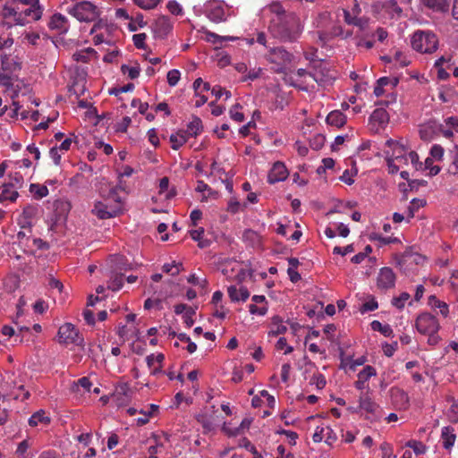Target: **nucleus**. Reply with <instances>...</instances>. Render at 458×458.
I'll list each match as a JSON object with an SVG mask.
<instances>
[{
    "label": "nucleus",
    "mask_w": 458,
    "mask_h": 458,
    "mask_svg": "<svg viewBox=\"0 0 458 458\" xmlns=\"http://www.w3.org/2000/svg\"><path fill=\"white\" fill-rule=\"evenodd\" d=\"M44 8L39 4L36 5L29 6L28 8L21 11V13L29 18L30 21H38L42 17Z\"/></svg>",
    "instance_id": "obj_26"
},
{
    "label": "nucleus",
    "mask_w": 458,
    "mask_h": 458,
    "mask_svg": "<svg viewBox=\"0 0 458 458\" xmlns=\"http://www.w3.org/2000/svg\"><path fill=\"white\" fill-rule=\"evenodd\" d=\"M207 38H208V41L212 42L214 44H217V43L221 44L223 41L233 40L234 39L233 38H231V37H222V36H219V35H217L216 33H213V32L207 33Z\"/></svg>",
    "instance_id": "obj_59"
},
{
    "label": "nucleus",
    "mask_w": 458,
    "mask_h": 458,
    "mask_svg": "<svg viewBox=\"0 0 458 458\" xmlns=\"http://www.w3.org/2000/svg\"><path fill=\"white\" fill-rule=\"evenodd\" d=\"M271 35L282 42L296 41L302 33L303 26L300 18L290 13L285 16L271 18L269 24Z\"/></svg>",
    "instance_id": "obj_1"
},
{
    "label": "nucleus",
    "mask_w": 458,
    "mask_h": 458,
    "mask_svg": "<svg viewBox=\"0 0 458 458\" xmlns=\"http://www.w3.org/2000/svg\"><path fill=\"white\" fill-rule=\"evenodd\" d=\"M386 144L393 148V154L392 157L395 160H404L407 161V157L404 156V148L402 145H400L397 141H394L393 140H389L386 141Z\"/></svg>",
    "instance_id": "obj_29"
},
{
    "label": "nucleus",
    "mask_w": 458,
    "mask_h": 458,
    "mask_svg": "<svg viewBox=\"0 0 458 458\" xmlns=\"http://www.w3.org/2000/svg\"><path fill=\"white\" fill-rule=\"evenodd\" d=\"M390 78L389 77H381L377 81L376 86L374 88V94L377 97H381L384 93V88L386 86L390 85Z\"/></svg>",
    "instance_id": "obj_42"
},
{
    "label": "nucleus",
    "mask_w": 458,
    "mask_h": 458,
    "mask_svg": "<svg viewBox=\"0 0 458 458\" xmlns=\"http://www.w3.org/2000/svg\"><path fill=\"white\" fill-rule=\"evenodd\" d=\"M426 5L434 11L444 12L448 7L446 0H425Z\"/></svg>",
    "instance_id": "obj_39"
},
{
    "label": "nucleus",
    "mask_w": 458,
    "mask_h": 458,
    "mask_svg": "<svg viewBox=\"0 0 458 458\" xmlns=\"http://www.w3.org/2000/svg\"><path fill=\"white\" fill-rule=\"evenodd\" d=\"M13 45V38L7 36H0V52L10 50Z\"/></svg>",
    "instance_id": "obj_52"
},
{
    "label": "nucleus",
    "mask_w": 458,
    "mask_h": 458,
    "mask_svg": "<svg viewBox=\"0 0 458 458\" xmlns=\"http://www.w3.org/2000/svg\"><path fill=\"white\" fill-rule=\"evenodd\" d=\"M266 57L269 63L276 64L279 70L291 63L293 55L283 47H272L268 50Z\"/></svg>",
    "instance_id": "obj_11"
},
{
    "label": "nucleus",
    "mask_w": 458,
    "mask_h": 458,
    "mask_svg": "<svg viewBox=\"0 0 458 458\" xmlns=\"http://www.w3.org/2000/svg\"><path fill=\"white\" fill-rule=\"evenodd\" d=\"M121 72L123 74L127 75L131 80H134L139 77L140 68L137 63L134 64V65L123 64L121 66Z\"/></svg>",
    "instance_id": "obj_35"
},
{
    "label": "nucleus",
    "mask_w": 458,
    "mask_h": 458,
    "mask_svg": "<svg viewBox=\"0 0 458 458\" xmlns=\"http://www.w3.org/2000/svg\"><path fill=\"white\" fill-rule=\"evenodd\" d=\"M134 3L140 8L149 10L155 8L160 0H133Z\"/></svg>",
    "instance_id": "obj_56"
},
{
    "label": "nucleus",
    "mask_w": 458,
    "mask_h": 458,
    "mask_svg": "<svg viewBox=\"0 0 458 458\" xmlns=\"http://www.w3.org/2000/svg\"><path fill=\"white\" fill-rule=\"evenodd\" d=\"M327 124L340 128L346 123V116L340 110H334L330 112L326 119Z\"/></svg>",
    "instance_id": "obj_21"
},
{
    "label": "nucleus",
    "mask_w": 458,
    "mask_h": 458,
    "mask_svg": "<svg viewBox=\"0 0 458 458\" xmlns=\"http://www.w3.org/2000/svg\"><path fill=\"white\" fill-rule=\"evenodd\" d=\"M454 157L452 164L449 167V173L454 175L458 174V145L454 147Z\"/></svg>",
    "instance_id": "obj_58"
},
{
    "label": "nucleus",
    "mask_w": 458,
    "mask_h": 458,
    "mask_svg": "<svg viewBox=\"0 0 458 458\" xmlns=\"http://www.w3.org/2000/svg\"><path fill=\"white\" fill-rule=\"evenodd\" d=\"M377 375L376 369L370 365L365 366L362 370H360L358 374V377L360 379L368 381L370 377Z\"/></svg>",
    "instance_id": "obj_46"
},
{
    "label": "nucleus",
    "mask_w": 458,
    "mask_h": 458,
    "mask_svg": "<svg viewBox=\"0 0 458 458\" xmlns=\"http://www.w3.org/2000/svg\"><path fill=\"white\" fill-rule=\"evenodd\" d=\"M9 14L13 17V22L15 25L24 26V25L28 24L29 22H30L29 18H27L21 13V11L18 12V11H15L14 9H11L9 11Z\"/></svg>",
    "instance_id": "obj_41"
},
{
    "label": "nucleus",
    "mask_w": 458,
    "mask_h": 458,
    "mask_svg": "<svg viewBox=\"0 0 458 458\" xmlns=\"http://www.w3.org/2000/svg\"><path fill=\"white\" fill-rule=\"evenodd\" d=\"M202 121L200 118L194 116L187 126V131H184L187 136L196 137L202 131Z\"/></svg>",
    "instance_id": "obj_27"
},
{
    "label": "nucleus",
    "mask_w": 458,
    "mask_h": 458,
    "mask_svg": "<svg viewBox=\"0 0 458 458\" xmlns=\"http://www.w3.org/2000/svg\"><path fill=\"white\" fill-rule=\"evenodd\" d=\"M30 191L37 199H42L48 195V189L45 185L32 183Z\"/></svg>",
    "instance_id": "obj_40"
},
{
    "label": "nucleus",
    "mask_w": 458,
    "mask_h": 458,
    "mask_svg": "<svg viewBox=\"0 0 458 458\" xmlns=\"http://www.w3.org/2000/svg\"><path fill=\"white\" fill-rule=\"evenodd\" d=\"M261 68H253L247 72V74L242 79V81H246L248 80L254 81L259 78L261 74Z\"/></svg>",
    "instance_id": "obj_62"
},
{
    "label": "nucleus",
    "mask_w": 458,
    "mask_h": 458,
    "mask_svg": "<svg viewBox=\"0 0 458 458\" xmlns=\"http://www.w3.org/2000/svg\"><path fill=\"white\" fill-rule=\"evenodd\" d=\"M428 305L432 309H438L439 313L444 317L446 318L449 314V306L446 302L440 301L437 299L435 295H430L428 297Z\"/></svg>",
    "instance_id": "obj_23"
},
{
    "label": "nucleus",
    "mask_w": 458,
    "mask_h": 458,
    "mask_svg": "<svg viewBox=\"0 0 458 458\" xmlns=\"http://www.w3.org/2000/svg\"><path fill=\"white\" fill-rule=\"evenodd\" d=\"M412 49L421 54H432L438 48V38L430 30H416L411 39Z\"/></svg>",
    "instance_id": "obj_4"
},
{
    "label": "nucleus",
    "mask_w": 458,
    "mask_h": 458,
    "mask_svg": "<svg viewBox=\"0 0 458 458\" xmlns=\"http://www.w3.org/2000/svg\"><path fill=\"white\" fill-rule=\"evenodd\" d=\"M208 17L214 22H221L225 20L224 8L219 4L211 5L208 10Z\"/></svg>",
    "instance_id": "obj_22"
},
{
    "label": "nucleus",
    "mask_w": 458,
    "mask_h": 458,
    "mask_svg": "<svg viewBox=\"0 0 458 458\" xmlns=\"http://www.w3.org/2000/svg\"><path fill=\"white\" fill-rule=\"evenodd\" d=\"M370 240L378 241L381 244L386 245L390 243H396L399 242V239L396 237H383L382 235L378 233H372L369 236Z\"/></svg>",
    "instance_id": "obj_50"
},
{
    "label": "nucleus",
    "mask_w": 458,
    "mask_h": 458,
    "mask_svg": "<svg viewBox=\"0 0 458 458\" xmlns=\"http://www.w3.org/2000/svg\"><path fill=\"white\" fill-rule=\"evenodd\" d=\"M426 204V201L420 199H413L411 201L410 206L408 207V217L412 218L416 211L419 210L420 208L423 207Z\"/></svg>",
    "instance_id": "obj_45"
},
{
    "label": "nucleus",
    "mask_w": 458,
    "mask_h": 458,
    "mask_svg": "<svg viewBox=\"0 0 458 458\" xmlns=\"http://www.w3.org/2000/svg\"><path fill=\"white\" fill-rule=\"evenodd\" d=\"M405 445L411 448L416 454H422L427 450L426 445L422 442L417 440H409Z\"/></svg>",
    "instance_id": "obj_47"
},
{
    "label": "nucleus",
    "mask_w": 458,
    "mask_h": 458,
    "mask_svg": "<svg viewBox=\"0 0 458 458\" xmlns=\"http://www.w3.org/2000/svg\"><path fill=\"white\" fill-rule=\"evenodd\" d=\"M392 403L400 410H406L409 407V396L403 389H391Z\"/></svg>",
    "instance_id": "obj_17"
},
{
    "label": "nucleus",
    "mask_w": 458,
    "mask_h": 458,
    "mask_svg": "<svg viewBox=\"0 0 458 458\" xmlns=\"http://www.w3.org/2000/svg\"><path fill=\"white\" fill-rule=\"evenodd\" d=\"M410 299V294L408 293H403L398 297H394L392 300V304L397 309H403L404 307L405 302Z\"/></svg>",
    "instance_id": "obj_54"
},
{
    "label": "nucleus",
    "mask_w": 458,
    "mask_h": 458,
    "mask_svg": "<svg viewBox=\"0 0 458 458\" xmlns=\"http://www.w3.org/2000/svg\"><path fill=\"white\" fill-rule=\"evenodd\" d=\"M227 293L232 301H245L250 297V292L244 286L237 289L235 285H231L228 287Z\"/></svg>",
    "instance_id": "obj_19"
},
{
    "label": "nucleus",
    "mask_w": 458,
    "mask_h": 458,
    "mask_svg": "<svg viewBox=\"0 0 458 458\" xmlns=\"http://www.w3.org/2000/svg\"><path fill=\"white\" fill-rule=\"evenodd\" d=\"M166 78H167V83L169 84V86L174 87L180 81L181 72L177 69L170 70L167 72Z\"/></svg>",
    "instance_id": "obj_51"
},
{
    "label": "nucleus",
    "mask_w": 458,
    "mask_h": 458,
    "mask_svg": "<svg viewBox=\"0 0 458 458\" xmlns=\"http://www.w3.org/2000/svg\"><path fill=\"white\" fill-rule=\"evenodd\" d=\"M91 386H92V384L89 381V379L88 377H83L80 378L79 380H77L76 382L73 383V386H72V389L73 392H77V393H80L81 389L83 390V393L84 392L89 393Z\"/></svg>",
    "instance_id": "obj_36"
},
{
    "label": "nucleus",
    "mask_w": 458,
    "mask_h": 458,
    "mask_svg": "<svg viewBox=\"0 0 458 458\" xmlns=\"http://www.w3.org/2000/svg\"><path fill=\"white\" fill-rule=\"evenodd\" d=\"M165 360V355L163 353H158L157 355L151 354L147 356L146 360L149 369L155 366V364H162Z\"/></svg>",
    "instance_id": "obj_55"
},
{
    "label": "nucleus",
    "mask_w": 458,
    "mask_h": 458,
    "mask_svg": "<svg viewBox=\"0 0 458 458\" xmlns=\"http://www.w3.org/2000/svg\"><path fill=\"white\" fill-rule=\"evenodd\" d=\"M0 86L4 88V92L13 99L20 94L25 95L30 91V86L18 77L0 72Z\"/></svg>",
    "instance_id": "obj_5"
},
{
    "label": "nucleus",
    "mask_w": 458,
    "mask_h": 458,
    "mask_svg": "<svg viewBox=\"0 0 458 458\" xmlns=\"http://www.w3.org/2000/svg\"><path fill=\"white\" fill-rule=\"evenodd\" d=\"M370 121L376 122L380 125L386 124L389 121V114L384 107H377L371 114Z\"/></svg>",
    "instance_id": "obj_30"
},
{
    "label": "nucleus",
    "mask_w": 458,
    "mask_h": 458,
    "mask_svg": "<svg viewBox=\"0 0 458 458\" xmlns=\"http://www.w3.org/2000/svg\"><path fill=\"white\" fill-rule=\"evenodd\" d=\"M374 37H375L374 30L369 26V28H367V30L365 31L364 30L356 31L354 40L356 42V41H360V40H364V39L374 38Z\"/></svg>",
    "instance_id": "obj_49"
},
{
    "label": "nucleus",
    "mask_w": 458,
    "mask_h": 458,
    "mask_svg": "<svg viewBox=\"0 0 458 458\" xmlns=\"http://www.w3.org/2000/svg\"><path fill=\"white\" fill-rule=\"evenodd\" d=\"M371 329L373 331H378L380 332L384 336L389 337L393 335V329L388 324H382L378 320H373L370 323Z\"/></svg>",
    "instance_id": "obj_34"
},
{
    "label": "nucleus",
    "mask_w": 458,
    "mask_h": 458,
    "mask_svg": "<svg viewBox=\"0 0 458 458\" xmlns=\"http://www.w3.org/2000/svg\"><path fill=\"white\" fill-rule=\"evenodd\" d=\"M396 276L393 269L388 267L380 268L377 277V286L381 291L394 287Z\"/></svg>",
    "instance_id": "obj_12"
},
{
    "label": "nucleus",
    "mask_w": 458,
    "mask_h": 458,
    "mask_svg": "<svg viewBox=\"0 0 458 458\" xmlns=\"http://www.w3.org/2000/svg\"><path fill=\"white\" fill-rule=\"evenodd\" d=\"M310 385H315L318 389H322L325 387L327 381L321 373L318 371H316L313 373L312 377L310 379Z\"/></svg>",
    "instance_id": "obj_44"
},
{
    "label": "nucleus",
    "mask_w": 458,
    "mask_h": 458,
    "mask_svg": "<svg viewBox=\"0 0 458 458\" xmlns=\"http://www.w3.org/2000/svg\"><path fill=\"white\" fill-rule=\"evenodd\" d=\"M309 78L312 79L318 86L327 87L332 85L335 79V72L331 71L327 64L318 61L312 65V70L309 73Z\"/></svg>",
    "instance_id": "obj_6"
},
{
    "label": "nucleus",
    "mask_w": 458,
    "mask_h": 458,
    "mask_svg": "<svg viewBox=\"0 0 458 458\" xmlns=\"http://www.w3.org/2000/svg\"><path fill=\"white\" fill-rule=\"evenodd\" d=\"M325 143V137L321 134H317L311 140H310V147L313 149H320Z\"/></svg>",
    "instance_id": "obj_64"
},
{
    "label": "nucleus",
    "mask_w": 458,
    "mask_h": 458,
    "mask_svg": "<svg viewBox=\"0 0 458 458\" xmlns=\"http://www.w3.org/2000/svg\"><path fill=\"white\" fill-rule=\"evenodd\" d=\"M30 397V392L24 388L20 375L15 372H5L0 381V400L13 398L24 401ZM8 411L5 408L0 407V425L6 422Z\"/></svg>",
    "instance_id": "obj_2"
},
{
    "label": "nucleus",
    "mask_w": 458,
    "mask_h": 458,
    "mask_svg": "<svg viewBox=\"0 0 458 458\" xmlns=\"http://www.w3.org/2000/svg\"><path fill=\"white\" fill-rule=\"evenodd\" d=\"M59 343L64 344H73L78 346L83 345V338L72 323H64L58 330Z\"/></svg>",
    "instance_id": "obj_9"
},
{
    "label": "nucleus",
    "mask_w": 458,
    "mask_h": 458,
    "mask_svg": "<svg viewBox=\"0 0 458 458\" xmlns=\"http://www.w3.org/2000/svg\"><path fill=\"white\" fill-rule=\"evenodd\" d=\"M133 183L128 178L116 176V191H121L128 194L132 189Z\"/></svg>",
    "instance_id": "obj_38"
},
{
    "label": "nucleus",
    "mask_w": 458,
    "mask_h": 458,
    "mask_svg": "<svg viewBox=\"0 0 458 458\" xmlns=\"http://www.w3.org/2000/svg\"><path fill=\"white\" fill-rule=\"evenodd\" d=\"M92 211L100 219L110 218L114 213V209L103 202H97Z\"/></svg>",
    "instance_id": "obj_25"
},
{
    "label": "nucleus",
    "mask_w": 458,
    "mask_h": 458,
    "mask_svg": "<svg viewBox=\"0 0 458 458\" xmlns=\"http://www.w3.org/2000/svg\"><path fill=\"white\" fill-rule=\"evenodd\" d=\"M454 429H450L448 427H445L442 429V440H443V446L445 449H450L452 446H454L456 436L453 433Z\"/></svg>",
    "instance_id": "obj_28"
},
{
    "label": "nucleus",
    "mask_w": 458,
    "mask_h": 458,
    "mask_svg": "<svg viewBox=\"0 0 458 458\" xmlns=\"http://www.w3.org/2000/svg\"><path fill=\"white\" fill-rule=\"evenodd\" d=\"M171 30L172 25L170 23L168 17L161 16L156 21L155 33L158 37H165L170 32Z\"/></svg>",
    "instance_id": "obj_20"
},
{
    "label": "nucleus",
    "mask_w": 458,
    "mask_h": 458,
    "mask_svg": "<svg viewBox=\"0 0 458 458\" xmlns=\"http://www.w3.org/2000/svg\"><path fill=\"white\" fill-rule=\"evenodd\" d=\"M112 291L110 287L105 288L102 285H99L96 290V295L90 294L88 298L87 306H94L97 302H100L105 300L106 297L108 296V293L106 292Z\"/></svg>",
    "instance_id": "obj_24"
},
{
    "label": "nucleus",
    "mask_w": 458,
    "mask_h": 458,
    "mask_svg": "<svg viewBox=\"0 0 458 458\" xmlns=\"http://www.w3.org/2000/svg\"><path fill=\"white\" fill-rule=\"evenodd\" d=\"M51 422V417L49 415V413L43 410V409H40L38 411H37L36 412H34L29 419V425L32 428H35V427H40V428H45V427H47Z\"/></svg>",
    "instance_id": "obj_15"
},
{
    "label": "nucleus",
    "mask_w": 458,
    "mask_h": 458,
    "mask_svg": "<svg viewBox=\"0 0 458 458\" xmlns=\"http://www.w3.org/2000/svg\"><path fill=\"white\" fill-rule=\"evenodd\" d=\"M137 278L138 277L136 276L132 275L125 277L123 274H118L116 272V292L123 287L124 280H126L129 284H133L137 281Z\"/></svg>",
    "instance_id": "obj_48"
},
{
    "label": "nucleus",
    "mask_w": 458,
    "mask_h": 458,
    "mask_svg": "<svg viewBox=\"0 0 458 458\" xmlns=\"http://www.w3.org/2000/svg\"><path fill=\"white\" fill-rule=\"evenodd\" d=\"M94 41L97 45L106 44L112 47L114 42V26L104 21H99L91 29Z\"/></svg>",
    "instance_id": "obj_8"
},
{
    "label": "nucleus",
    "mask_w": 458,
    "mask_h": 458,
    "mask_svg": "<svg viewBox=\"0 0 458 458\" xmlns=\"http://www.w3.org/2000/svg\"><path fill=\"white\" fill-rule=\"evenodd\" d=\"M415 327L420 334L428 336V344L430 345H437L441 340L437 334L440 324L437 318L428 312L418 315L415 320Z\"/></svg>",
    "instance_id": "obj_3"
},
{
    "label": "nucleus",
    "mask_w": 458,
    "mask_h": 458,
    "mask_svg": "<svg viewBox=\"0 0 458 458\" xmlns=\"http://www.w3.org/2000/svg\"><path fill=\"white\" fill-rule=\"evenodd\" d=\"M287 331V327L283 325V320L279 316H275L272 318V329L269 335H283Z\"/></svg>",
    "instance_id": "obj_33"
},
{
    "label": "nucleus",
    "mask_w": 458,
    "mask_h": 458,
    "mask_svg": "<svg viewBox=\"0 0 458 458\" xmlns=\"http://www.w3.org/2000/svg\"><path fill=\"white\" fill-rule=\"evenodd\" d=\"M359 409L367 413L366 419L373 420L378 417L379 405L371 398L369 391L360 394Z\"/></svg>",
    "instance_id": "obj_10"
},
{
    "label": "nucleus",
    "mask_w": 458,
    "mask_h": 458,
    "mask_svg": "<svg viewBox=\"0 0 458 458\" xmlns=\"http://www.w3.org/2000/svg\"><path fill=\"white\" fill-rule=\"evenodd\" d=\"M147 38V35L145 33L134 34L132 36V41L136 48L138 49H146L145 40Z\"/></svg>",
    "instance_id": "obj_53"
},
{
    "label": "nucleus",
    "mask_w": 458,
    "mask_h": 458,
    "mask_svg": "<svg viewBox=\"0 0 458 458\" xmlns=\"http://www.w3.org/2000/svg\"><path fill=\"white\" fill-rule=\"evenodd\" d=\"M99 194L106 199H110L114 194V186L108 182L105 178L98 182Z\"/></svg>",
    "instance_id": "obj_31"
},
{
    "label": "nucleus",
    "mask_w": 458,
    "mask_h": 458,
    "mask_svg": "<svg viewBox=\"0 0 458 458\" xmlns=\"http://www.w3.org/2000/svg\"><path fill=\"white\" fill-rule=\"evenodd\" d=\"M128 21L127 28L130 31H136L146 25V21H144L143 15L140 13H138L135 17L131 16Z\"/></svg>",
    "instance_id": "obj_32"
},
{
    "label": "nucleus",
    "mask_w": 458,
    "mask_h": 458,
    "mask_svg": "<svg viewBox=\"0 0 458 458\" xmlns=\"http://www.w3.org/2000/svg\"><path fill=\"white\" fill-rule=\"evenodd\" d=\"M188 140V136L185 132L172 134L170 136V141L172 143V148L177 150Z\"/></svg>",
    "instance_id": "obj_37"
},
{
    "label": "nucleus",
    "mask_w": 458,
    "mask_h": 458,
    "mask_svg": "<svg viewBox=\"0 0 458 458\" xmlns=\"http://www.w3.org/2000/svg\"><path fill=\"white\" fill-rule=\"evenodd\" d=\"M49 29L56 30L57 33L63 34L67 32L69 22L67 18L61 13H55L48 23Z\"/></svg>",
    "instance_id": "obj_16"
},
{
    "label": "nucleus",
    "mask_w": 458,
    "mask_h": 458,
    "mask_svg": "<svg viewBox=\"0 0 458 458\" xmlns=\"http://www.w3.org/2000/svg\"><path fill=\"white\" fill-rule=\"evenodd\" d=\"M378 307L377 301L372 298L370 301H368L362 304L360 310L361 313H366L368 311H372L377 310Z\"/></svg>",
    "instance_id": "obj_61"
},
{
    "label": "nucleus",
    "mask_w": 458,
    "mask_h": 458,
    "mask_svg": "<svg viewBox=\"0 0 458 458\" xmlns=\"http://www.w3.org/2000/svg\"><path fill=\"white\" fill-rule=\"evenodd\" d=\"M68 13L80 21L90 22L97 19L98 11L91 2L82 1L69 8Z\"/></svg>",
    "instance_id": "obj_7"
},
{
    "label": "nucleus",
    "mask_w": 458,
    "mask_h": 458,
    "mask_svg": "<svg viewBox=\"0 0 458 458\" xmlns=\"http://www.w3.org/2000/svg\"><path fill=\"white\" fill-rule=\"evenodd\" d=\"M21 70V64L16 57L9 56L7 55H1V70L0 72L18 77V72Z\"/></svg>",
    "instance_id": "obj_14"
},
{
    "label": "nucleus",
    "mask_w": 458,
    "mask_h": 458,
    "mask_svg": "<svg viewBox=\"0 0 458 458\" xmlns=\"http://www.w3.org/2000/svg\"><path fill=\"white\" fill-rule=\"evenodd\" d=\"M97 57V51L91 47L82 48L81 50L76 51L72 55L73 60L81 63H88L93 59H96Z\"/></svg>",
    "instance_id": "obj_18"
},
{
    "label": "nucleus",
    "mask_w": 458,
    "mask_h": 458,
    "mask_svg": "<svg viewBox=\"0 0 458 458\" xmlns=\"http://www.w3.org/2000/svg\"><path fill=\"white\" fill-rule=\"evenodd\" d=\"M63 154L64 153L57 148V146L52 147L49 150V156L56 165H60Z\"/></svg>",
    "instance_id": "obj_60"
},
{
    "label": "nucleus",
    "mask_w": 458,
    "mask_h": 458,
    "mask_svg": "<svg viewBox=\"0 0 458 458\" xmlns=\"http://www.w3.org/2000/svg\"><path fill=\"white\" fill-rule=\"evenodd\" d=\"M180 267H182L181 263H167L163 266L162 269L165 273L170 274L171 276H176L180 273Z\"/></svg>",
    "instance_id": "obj_57"
},
{
    "label": "nucleus",
    "mask_w": 458,
    "mask_h": 458,
    "mask_svg": "<svg viewBox=\"0 0 458 458\" xmlns=\"http://www.w3.org/2000/svg\"><path fill=\"white\" fill-rule=\"evenodd\" d=\"M288 174L289 173L284 164L279 161L276 162L268 173L267 182L270 184L283 182L288 177Z\"/></svg>",
    "instance_id": "obj_13"
},
{
    "label": "nucleus",
    "mask_w": 458,
    "mask_h": 458,
    "mask_svg": "<svg viewBox=\"0 0 458 458\" xmlns=\"http://www.w3.org/2000/svg\"><path fill=\"white\" fill-rule=\"evenodd\" d=\"M37 208L29 206L23 209L22 212V220L20 221L21 227H25V225H30V222L27 221V219L32 218L37 214Z\"/></svg>",
    "instance_id": "obj_43"
},
{
    "label": "nucleus",
    "mask_w": 458,
    "mask_h": 458,
    "mask_svg": "<svg viewBox=\"0 0 458 458\" xmlns=\"http://www.w3.org/2000/svg\"><path fill=\"white\" fill-rule=\"evenodd\" d=\"M353 26L358 28L357 31H365L367 28L370 26L369 19L367 17H359Z\"/></svg>",
    "instance_id": "obj_63"
}]
</instances>
